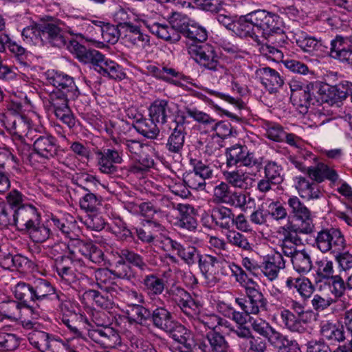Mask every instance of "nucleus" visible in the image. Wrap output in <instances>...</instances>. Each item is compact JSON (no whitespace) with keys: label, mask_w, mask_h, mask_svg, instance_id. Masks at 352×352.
<instances>
[{"label":"nucleus","mask_w":352,"mask_h":352,"mask_svg":"<svg viewBox=\"0 0 352 352\" xmlns=\"http://www.w3.org/2000/svg\"><path fill=\"white\" fill-rule=\"evenodd\" d=\"M282 27L283 23L278 14L258 9L239 18L236 34L240 37H250L256 43H260L256 32L261 33L263 38H269L273 33L280 32Z\"/></svg>","instance_id":"nucleus-1"},{"label":"nucleus","mask_w":352,"mask_h":352,"mask_svg":"<svg viewBox=\"0 0 352 352\" xmlns=\"http://www.w3.org/2000/svg\"><path fill=\"white\" fill-rule=\"evenodd\" d=\"M13 294L24 307L32 311L33 305L43 300L58 298L54 285L47 279L38 278L26 283L18 282L13 288Z\"/></svg>","instance_id":"nucleus-2"},{"label":"nucleus","mask_w":352,"mask_h":352,"mask_svg":"<svg viewBox=\"0 0 352 352\" xmlns=\"http://www.w3.org/2000/svg\"><path fill=\"white\" fill-rule=\"evenodd\" d=\"M89 339L105 349H113L121 345L120 336L116 330L109 326L106 314L102 311H91Z\"/></svg>","instance_id":"nucleus-3"},{"label":"nucleus","mask_w":352,"mask_h":352,"mask_svg":"<svg viewBox=\"0 0 352 352\" xmlns=\"http://www.w3.org/2000/svg\"><path fill=\"white\" fill-rule=\"evenodd\" d=\"M48 111L54 113L57 118L65 124L69 129L75 124V120L68 106V99L62 89H53L50 92L39 93Z\"/></svg>","instance_id":"nucleus-4"},{"label":"nucleus","mask_w":352,"mask_h":352,"mask_svg":"<svg viewBox=\"0 0 352 352\" xmlns=\"http://www.w3.org/2000/svg\"><path fill=\"white\" fill-rule=\"evenodd\" d=\"M39 40L54 47H62L67 43L64 30L60 27L59 20L46 16L38 21Z\"/></svg>","instance_id":"nucleus-5"},{"label":"nucleus","mask_w":352,"mask_h":352,"mask_svg":"<svg viewBox=\"0 0 352 352\" xmlns=\"http://www.w3.org/2000/svg\"><path fill=\"white\" fill-rule=\"evenodd\" d=\"M225 155L226 166L228 168L245 166L254 168L258 172L263 168L261 158H256L245 145L236 144L228 147L226 150Z\"/></svg>","instance_id":"nucleus-6"},{"label":"nucleus","mask_w":352,"mask_h":352,"mask_svg":"<svg viewBox=\"0 0 352 352\" xmlns=\"http://www.w3.org/2000/svg\"><path fill=\"white\" fill-rule=\"evenodd\" d=\"M314 246L322 253L334 254L344 250L346 241L339 229L324 228L317 232Z\"/></svg>","instance_id":"nucleus-7"},{"label":"nucleus","mask_w":352,"mask_h":352,"mask_svg":"<svg viewBox=\"0 0 352 352\" xmlns=\"http://www.w3.org/2000/svg\"><path fill=\"white\" fill-rule=\"evenodd\" d=\"M168 294L171 300L189 318H195L199 314L202 304L196 296H192L181 287L170 288Z\"/></svg>","instance_id":"nucleus-8"},{"label":"nucleus","mask_w":352,"mask_h":352,"mask_svg":"<svg viewBox=\"0 0 352 352\" xmlns=\"http://www.w3.org/2000/svg\"><path fill=\"white\" fill-rule=\"evenodd\" d=\"M89 69L101 74L109 78L121 80L125 74L121 67L115 62L105 59L104 56L99 51L89 47Z\"/></svg>","instance_id":"nucleus-9"},{"label":"nucleus","mask_w":352,"mask_h":352,"mask_svg":"<svg viewBox=\"0 0 352 352\" xmlns=\"http://www.w3.org/2000/svg\"><path fill=\"white\" fill-rule=\"evenodd\" d=\"M185 112L189 118L195 121L203 124L208 129L216 133V135L222 138H226L231 135L232 127L231 124L227 121L215 122V120L207 113L198 110L195 107H185Z\"/></svg>","instance_id":"nucleus-10"},{"label":"nucleus","mask_w":352,"mask_h":352,"mask_svg":"<svg viewBox=\"0 0 352 352\" xmlns=\"http://www.w3.org/2000/svg\"><path fill=\"white\" fill-rule=\"evenodd\" d=\"M190 52L195 56V60L201 66L212 71L226 72L224 67L219 63L215 47L208 43L192 45Z\"/></svg>","instance_id":"nucleus-11"},{"label":"nucleus","mask_w":352,"mask_h":352,"mask_svg":"<svg viewBox=\"0 0 352 352\" xmlns=\"http://www.w3.org/2000/svg\"><path fill=\"white\" fill-rule=\"evenodd\" d=\"M318 314L314 311L305 310L298 316H296L289 309H283L280 312V318L285 327L292 332L302 333L305 332V324L316 320Z\"/></svg>","instance_id":"nucleus-12"},{"label":"nucleus","mask_w":352,"mask_h":352,"mask_svg":"<svg viewBox=\"0 0 352 352\" xmlns=\"http://www.w3.org/2000/svg\"><path fill=\"white\" fill-rule=\"evenodd\" d=\"M28 338L30 343L41 352H69L67 345L51 338L46 332L32 330Z\"/></svg>","instance_id":"nucleus-13"},{"label":"nucleus","mask_w":352,"mask_h":352,"mask_svg":"<svg viewBox=\"0 0 352 352\" xmlns=\"http://www.w3.org/2000/svg\"><path fill=\"white\" fill-rule=\"evenodd\" d=\"M286 35L283 31V27L281 28V32L278 33H273L270 37L264 38L267 40L266 43H263L260 40V43H257L259 46V52L263 56L272 59L276 62L283 61L284 57L283 52L280 47H283L286 43Z\"/></svg>","instance_id":"nucleus-14"},{"label":"nucleus","mask_w":352,"mask_h":352,"mask_svg":"<svg viewBox=\"0 0 352 352\" xmlns=\"http://www.w3.org/2000/svg\"><path fill=\"white\" fill-rule=\"evenodd\" d=\"M34 153L30 157L36 155L43 160H50L57 155L59 146L57 139L49 133L36 135L34 137Z\"/></svg>","instance_id":"nucleus-15"},{"label":"nucleus","mask_w":352,"mask_h":352,"mask_svg":"<svg viewBox=\"0 0 352 352\" xmlns=\"http://www.w3.org/2000/svg\"><path fill=\"white\" fill-rule=\"evenodd\" d=\"M147 69L148 72L155 77L168 82L176 87H187L188 84L195 87L197 86L195 83L192 82L190 77L184 76L173 68L149 65L147 67Z\"/></svg>","instance_id":"nucleus-16"},{"label":"nucleus","mask_w":352,"mask_h":352,"mask_svg":"<svg viewBox=\"0 0 352 352\" xmlns=\"http://www.w3.org/2000/svg\"><path fill=\"white\" fill-rule=\"evenodd\" d=\"M286 267V261L282 253L277 250L267 254L263 258V261L259 266L263 275L270 281H274L278 277L280 270Z\"/></svg>","instance_id":"nucleus-17"},{"label":"nucleus","mask_w":352,"mask_h":352,"mask_svg":"<svg viewBox=\"0 0 352 352\" xmlns=\"http://www.w3.org/2000/svg\"><path fill=\"white\" fill-rule=\"evenodd\" d=\"M139 281L149 299L163 304V301L159 298L166 287V280L157 274L150 273L142 276Z\"/></svg>","instance_id":"nucleus-18"},{"label":"nucleus","mask_w":352,"mask_h":352,"mask_svg":"<svg viewBox=\"0 0 352 352\" xmlns=\"http://www.w3.org/2000/svg\"><path fill=\"white\" fill-rule=\"evenodd\" d=\"M188 117L185 112V109L180 117H177L175 120V126L169 135L166 144V148L169 153L173 154H180L183 149L185 142V127L184 123L185 119Z\"/></svg>","instance_id":"nucleus-19"},{"label":"nucleus","mask_w":352,"mask_h":352,"mask_svg":"<svg viewBox=\"0 0 352 352\" xmlns=\"http://www.w3.org/2000/svg\"><path fill=\"white\" fill-rule=\"evenodd\" d=\"M41 214L37 208L32 204H25L15 210L14 227L22 232H25L37 220Z\"/></svg>","instance_id":"nucleus-20"},{"label":"nucleus","mask_w":352,"mask_h":352,"mask_svg":"<svg viewBox=\"0 0 352 352\" xmlns=\"http://www.w3.org/2000/svg\"><path fill=\"white\" fill-rule=\"evenodd\" d=\"M177 106L165 100H157L150 107L149 116L157 123L164 124L174 118Z\"/></svg>","instance_id":"nucleus-21"},{"label":"nucleus","mask_w":352,"mask_h":352,"mask_svg":"<svg viewBox=\"0 0 352 352\" xmlns=\"http://www.w3.org/2000/svg\"><path fill=\"white\" fill-rule=\"evenodd\" d=\"M166 245L170 246L172 250L176 251L177 255L188 267L195 265L200 254V251L195 246L190 245H182L179 242L167 237Z\"/></svg>","instance_id":"nucleus-22"},{"label":"nucleus","mask_w":352,"mask_h":352,"mask_svg":"<svg viewBox=\"0 0 352 352\" xmlns=\"http://www.w3.org/2000/svg\"><path fill=\"white\" fill-rule=\"evenodd\" d=\"M248 298V308L250 314L258 315L267 309V300L260 289L259 285L256 283L254 285L248 287L245 289Z\"/></svg>","instance_id":"nucleus-23"},{"label":"nucleus","mask_w":352,"mask_h":352,"mask_svg":"<svg viewBox=\"0 0 352 352\" xmlns=\"http://www.w3.org/2000/svg\"><path fill=\"white\" fill-rule=\"evenodd\" d=\"M349 38L338 35L331 41L329 55L340 61L352 65V48L349 45ZM329 53V52H327Z\"/></svg>","instance_id":"nucleus-24"},{"label":"nucleus","mask_w":352,"mask_h":352,"mask_svg":"<svg viewBox=\"0 0 352 352\" xmlns=\"http://www.w3.org/2000/svg\"><path fill=\"white\" fill-rule=\"evenodd\" d=\"M176 27L180 34H183L186 38L201 43L207 39L208 32L206 30L195 23H191L188 20L183 19L177 22Z\"/></svg>","instance_id":"nucleus-25"},{"label":"nucleus","mask_w":352,"mask_h":352,"mask_svg":"<svg viewBox=\"0 0 352 352\" xmlns=\"http://www.w3.org/2000/svg\"><path fill=\"white\" fill-rule=\"evenodd\" d=\"M309 177L316 182L320 183L324 179L335 183L339 179L336 170L324 163H318L314 166H309L307 169Z\"/></svg>","instance_id":"nucleus-26"},{"label":"nucleus","mask_w":352,"mask_h":352,"mask_svg":"<svg viewBox=\"0 0 352 352\" xmlns=\"http://www.w3.org/2000/svg\"><path fill=\"white\" fill-rule=\"evenodd\" d=\"M150 314L149 320L153 327L164 332L170 328V325L175 320L171 312L165 306H157L151 311Z\"/></svg>","instance_id":"nucleus-27"},{"label":"nucleus","mask_w":352,"mask_h":352,"mask_svg":"<svg viewBox=\"0 0 352 352\" xmlns=\"http://www.w3.org/2000/svg\"><path fill=\"white\" fill-rule=\"evenodd\" d=\"M177 210L179 214L177 226L188 231H195L197 228L198 223L194 208L189 204H179Z\"/></svg>","instance_id":"nucleus-28"},{"label":"nucleus","mask_w":352,"mask_h":352,"mask_svg":"<svg viewBox=\"0 0 352 352\" xmlns=\"http://www.w3.org/2000/svg\"><path fill=\"white\" fill-rule=\"evenodd\" d=\"M290 100L294 106L304 109L305 111L309 106L317 104L316 91L311 89H291Z\"/></svg>","instance_id":"nucleus-29"},{"label":"nucleus","mask_w":352,"mask_h":352,"mask_svg":"<svg viewBox=\"0 0 352 352\" xmlns=\"http://www.w3.org/2000/svg\"><path fill=\"white\" fill-rule=\"evenodd\" d=\"M218 263L217 257L205 254L200 253L197 263L199 271L208 283H215L217 278L214 276L215 274V265Z\"/></svg>","instance_id":"nucleus-30"},{"label":"nucleus","mask_w":352,"mask_h":352,"mask_svg":"<svg viewBox=\"0 0 352 352\" xmlns=\"http://www.w3.org/2000/svg\"><path fill=\"white\" fill-rule=\"evenodd\" d=\"M320 334L324 339L331 342H340L346 338L343 326L340 327L336 323L330 321L321 322Z\"/></svg>","instance_id":"nucleus-31"},{"label":"nucleus","mask_w":352,"mask_h":352,"mask_svg":"<svg viewBox=\"0 0 352 352\" xmlns=\"http://www.w3.org/2000/svg\"><path fill=\"white\" fill-rule=\"evenodd\" d=\"M296 188L302 198L311 200L318 199L320 197L321 192L317 184L310 182L303 177H296Z\"/></svg>","instance_id":"nucleus-32"},{"label":"nucleus","mask_w":352,"mask_h":352,"mask_svg":"<svg viewBox=\"0 0 352 352\" xmlns=\"http://www.w3.org/2000/svg\"><path fill=\"white\" fill-rule=\"evenodd\" d=\"M211 217L215 224L223 229L229 230L234 226V213L229 208L220 206L212 208Z\"/></svg>","instance_id":"nucleus-33"},{"label":"nucleus","mask_w":352,"mask_h":352,"mask_svg":"<svg viewBox=\"0 0 352 352\" xmlns=\"http://www.w3.org/2000/svg\"><path fill=\"white\" fill-rule=\"evenodd\" d=\"M150 312L151 310L142 304H131L128 306L126 314L129 323L142 325L150 319Z\"/></svg>","instance_id":"nucleus-34"},{"label":"nucleus","mask_w":352,"mask_h":352,"mask_svg":"<svg viewBox=\"0 0 352 352\" xmlns=\"http://www.w3.org/2000/svg\"><path fill=\"white\" fill-rule=\"evenodd\" d=\"M297 45L305 52L319 55V52H325L327 47L324 46L321 40L308 35L297 36L296 38Z\"/></svg>","instance_id":"nucleus-35"},{"label":"nucleus","mask_w":352,"mask_h":352,"mask_svg":"<svg viewBox=\"0 0 352 352\" xmlns=\"http://www.w3.org/2000/svg\"><path fill=\"white\" fill-rule=\"evenodd\" d=\"M316 91L317 104L328 103L333 105L346 98L347 92L341 89H311Z\"/></svg>","instance_id":"nucleus-36"},{"label":"nucleus","mask_w":352,"mask_h":352,"mask_svg":"<svg viewBox=\"0 0 352 352\" xmlns=\"http://www.w3.org/2000/svg\"><path fill=\"white\" fill-rule=\"evenodd\" d=\"M89 269H92L94 270V278L91 277L89 280V286L91 287L99 288L102 291L107 292L109 288V285L111 283V270L108 268H97L95 269L92 266H89ZM91 272L89 271V274ZM92 274V272H91Z\"/></svg>","instance_id":"nucleus-37"},{"label":"nucleus","mask_w":352,"mask_h":352,"mask_svg":"<svg viewBox=\"0 0 352 352\" xmlns=\"http://www.w3.org/2000/svg\"><path fill=\"white\" fill-rule=\"evenodd\" d=\"M110 270L111 274L116 278L132 280H135L137 278L136 274L132 267L127 264L125 260L119 255L118 261L111 265Z\"/></svg>","instance_id":"nucleus-38"},{"label":"nucleus","mask_w":352,"mask_h":352,"mask_svg":"<svg viewBox=\"0 0 352 352\" xmlns=\"http://www.w3.org/2000/svg\"><path fill=\"white\" fill-rule=\"evenodd\" d=\"M291 261L294 269L299 274H307L312 269L311 255L305 249L296 252Z\"/></svg>","instance_id":"nucleus-39"},{"label":"nucleus","mask_w":352,"mask_h":352,"mask_svg":"<svg viewBox=\"0 0 352 352\" xmlns=\"http://www.w3.org/2000/svg\"><path fill=\"white\" fill-rule=\"evenodd\" d=\"M117 254L122 257L127 264L131 267L133 266L139 269L142 272L151 271V269L148 267L143 256L127 248H123L120 250Z\"/></svg>","instance_id":"nucleus-40"},{"label":"nucleus","mask_w":352,"mask_h":352,"mask_svg":"<svg viewBox=\"0 0 352 352\" xmlns=\"http://www.w3.org/2000/svg\"><path fill=\"white\" fill-rule=\"evenodd\" d=\"M121 28H124L130 41L134 44L137 45L139 43H142L143 47L150 45V36L141 32L140 28L138 25H135L131 23H120Z\"/></svg>","instance_id":"nucleus-41"},{"label":"nucleus","mask_w":352,"mask_h":352,"mask_svg":"<svg viewBox=\"0 0 352 352\" xmlns=\"http://www.w3.org/2000/svg\"><path fill=\"white\" fill-rule=\"evenodd\" d=\"M223 175L228 184L241 189L248 188V181L252 179L246 173L240 169L223 171Z\"/></svg>","instance_id":"nucleus-42"},{"label":"nucleus","mask_w":352,"mask_h":352,"mask_svg":"<svg viewBox=\"0 0 352 352\" xmlns=\"http://www.w3.org/2000/svg\"><path fill=\"white\" fill-rule=\"evenodd\" d=\"M133 126L140 134L150 139L155 138L160 133L156 121L151 118L150 119L138 120L133 124Z\"/></svg>","instance_id":"nucleus-43"},{"label":"nucleus","mask_w":352,"mask_h":352,"mask_svg":"<svg viewBox=\"0 0 352 352\" xmlns=\"http://www.w3.org/2000/svg\"><path fill=\"white\" fill-rule=\"evenodd\" d=\"M206 338L212 352H230V346L224 336L217 331H210Z\"/></svg>","instance_id":"nucleus-44"},{"label":"nucleus","mask_w":352,"mask_h":352,"mask_svg":"<svg viewBox=\"0 0 352 352\" xmlns=\"http://www.w3.org/2000/svg\"><path fill=\"white\" fill-rule=\"evenodd\" d=\"M165 332L168 333L174 340L183 344V346L190 344L189 341L192 338L190 331L175 320L172 322L170 328Z\"/></svg>","instance_id":"nucleus-45"},{"label":"nucleus","mask_w":352,"mask_h":352,"mask_svg":"<svg viewBox=\"0 0 352 352\" xmlns=\"http://www.w3.org/2000/svg\"><path fill=\"white\" fill-rule=\"evenodd\" d=\"M25 233H28L30 239L35 243H41L47 241L51 234L48 226L41 223V218L37 220Z\"/></svg>","instance_id":"nucleus-46"},{"label":"nucleus","mask_w":352,"mask_h":352,"mask_svg":"<svg viewBox=\"0 0 352 352\" xmlns=\"http://www.w3.org/2000/svg\"><path fill=\"white\" fill-rule=\"evenodd\" d=\"M254 199L248 192L243 191H231L226 204L245 211L249 204H254Z\"/></svg>","instance_id":"nucleus-47"},{"label":"nucleus","mask_w":352,"mask_h":352,"mask_svg":"<svg viewBox=\"0 0 352 352\" xmlns=\"http://www.w3.org/2000/svg\"><path fill=\"white\" fill-rule=\"evenodd\" d=\"M226 238L229 244L243 251L252 250L249 238L239 232L229 230L226 234Z\"/></svg>","instance_id":"nucleus-48"},{"label":"nucleus","mask_w":352,"mask_h":352,"mask_svg":"<svg viewBox=\"0 0 352 352\" xmlns=\"http://www.w3.org/2000/svg\"><path fill=\"white\" fill-rule=\"evenodd\" d=\"M296 223H293L294 231L300 232L302 234H310L314 232V224L311 212L306 213L305 214H298L294 216Z\"/></svg>","instance_id":"nucleus-49"},{"label":"nucleus","mask_w":352,"mask_h":352,"mask_svg":"<svg viewBox=\"0 0 352 352\" xmlns=\"http://www.w3.org/2000/svg\"><path fill=\"white\" fill-rule=\"evenodd\" d=\"M194 319L197 322L204 324L206 328L210 331H215V329L219 326L228 328L230 325L227 320L216 314H205L201 316L199 314Z\"/></svg>","instance_id":"nucleus-50"},{"label":"nucleus","mask_w":352,"mask_h":352,"mask_svg":"<svg viewBox=\"0 0 352 352\" xmlns=\"http://www.w3.org/2000/svg\"><path fill=\"white\" fill-rule=\"evenodd\" d=\"M324 285L328 286L331 294L335 298L334 300H336L343 297L345 292L348 291L345 281L340 275H335L327 281H325Z\"/></svg>","instance_id":"nucleus-51"},{"label":"nucleus","mask_w":352,"mask_h":352,"mask_svg":"<svg viewBox=\"0 0 352 352\" xmlns=\"http://www.w3.org/2000/svg\"><path fill=\"white\" fill-rule=\"evenodd\" d=\"M74 263L73 261L69 256L62 255L56 259V268L60 276L67 282H69L73 273L71 265Z\"/></svg>","instance_id":"nucleus-52"},{"label":"nucleus","mask_w":352,"mask_h":352,"mask_svg":"<svg viewBox=\"0 0 352 352\" xmlns=\"http://www.w3.org/2000/svg\"><path fill=\"white\" fill-rule=\"evenodd\" d=\"M166 185L170 191L176 196L187 198L191 195L188 190L189 188L184 183V179H182L179 177L167 179Z\"/></svg>","instance_id":"nucleus-53"},{"label":"nucleus","mask_w":352,"mask_h":352,"mask_svg":"<svg viewBox=\"0 0 352 352\" xmlns=\"http://www.w3.org/2000/svg\"><path fill=\"white\" fill-rule=\"evenodd\" d=\"M94 239L89 237V261L96 264L104 262V253L98 245L102 242V237L93 234Z\"/></svg>","instance_id":"nucleus-54"},{"label":"nucleus","mask_w":352,"mask_h":352,"mask_svg":"<svg viewBox=\"0 0 352 352\" xmlns=\"http://www.w3.org/2000/svg\"><path fill=\"white\" fill-rule=\"evenodd\" d=\"M89 44H94L98 47H104L103 42L98 39L102 38L105 23L98 20H89Z\"/></svg>","instance_id":"nucleus-55"},{"label":"nucleus","mask_w":352,"mask_h":352,"mask_svg":"<svg viewBox=\"0 0 352 352\" xmlns=\"http://www.w3.org/2000/svg\"><path fill=\"white\" fill-rule=\"evenodd\" d=\"M21 306L23 305L19 300L2 301L0 303V314L7 318H16L20 313Z\"/></svg>","instance_id":"nucleus-56"},{"label":"nucleus","mask_w":352,"mask_h":352,"mask_svg":"<svg viewBox=\"0 0 352 352\" xmlns=\"http://www.w3.org/2000/svg\"><path fill=\"white\" fill-rule=\"evenodd\" d=\"M19 343L20 339L15 334L0 331V351H13L18 348Z\"/></svg>","instance_id":"nucleus-57"},{"label":"nucleus","mask_w":352,"mask_h":352,"mask_svg":"<svg viewBox=\"0 0 352 352\" xmlns=\"http://www.w3.org/2000/svg\"><path fill=\"white\" fill-rule=\"evenodd\" d=\"M229 267L236 281L239 283L244 289H247L248 287L254 285L256 283L252 278H249L245 272L234 263L230 264Z\"/></svg>","instance_id":"nucleus-58"},{"label":"nucleus","mask_w":352,"mask_h":352,"mask_svg":"<svg viewBox=\"0 0 352 352\" xmlns=\"http://www.w3.org/2000/svg\"><path fill=\"white\" fill-rule=\"evenodd\" d=\"M264 172L265 178H268L272 184H279L283 181L282 168L275 162L268 161L265 165Z\"/></svg>","instance_id":"nucleus-59"},{"label":"nucleus","mask_w":352,"mask_h":352,"mask_svg":"<svg viewBox=\"0 0 352 352\" xmlns=\"http://www.w3.org/2000/svg\"><path fill=\"white\" fill-rule=\"evenodd\" d=\"M334 273L333 263L329 260H322L318 262L316 276L318 282L327 281L331 278Z\"/></svg>","instance_id":"nucleus-60"},{"label":"nucleus","mask_w":352,"mask_h":352,"mask_svg":"<svg viewBox=\"0 0 352 352\" xmlns=\"http://www.w3.org/2000/svg\"><path fill=\"white\" fill-rule=\"evenodd\" d=\"M249 322L252 331L265 338L269 332L272 331V326L267 320L261 318H249Z\"/></svg>","instance_id":"nucleus-61"},{"label":"nucleus","mask_w":352,"mask_h":352,"mask_svg":"<svg viewBox=\"0 0 352 352\" xmlns=\"http://www.w3.org/2000/svg\"><path fill=\"white\" fill-rule=\"evenodd\" d=\"M176 25L177 23L171 26L162 24L157 37L170 42V43L179 41L181 38V36L178 30V27H176Z\"/></svg>","instance_id":"nucleus-62"},{"label":"nucleus","mask_w":352,"mask_h":352,"mask_svg":"<svg viewBox=\"0 0 352 352\" xmlns=\"http://www.w3.org/2000/svg\"><path fill=\"white\" fill-rule=\"evenodd\" d=\"M268 218L276 221L285 220L288 214L285 208L279 201H272L267 208Z\"/></svg>","instance_id":"nucleus-63"},{"label":"nucleus","mask_w":352,"mask_h":352,"mask_svg":"<svg viewBox=\"0 0 352 352\" xmlns=\"http://www.w3.org/2000/svg\"><path fill=\"white\" fill-rule=\"evenodd\" d=\"M263 72L262 83L265 87L283 86V80L276 71L270 67H265L263 69Z\"/></svg>","instance_id":"nucleus-64"}]
</instances>
